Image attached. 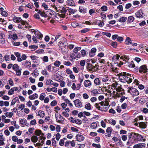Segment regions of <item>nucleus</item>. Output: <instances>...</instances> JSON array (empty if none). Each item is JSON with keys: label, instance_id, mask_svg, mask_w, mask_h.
Wrapping results in <instances>:
<instances>
[{"label": "nucleus", "instance_id": "8fccbe9b", "mask_svg": "<svg viewBox=\"0 0 148 148\" xmlns=\"http://www.w3.org/2000/svg\"><path fill=\"white\" fill-rule=\"evenodd\" d=\"M67 12V10L66 8L64 7H62L61 10V13L65 14Z\"/></svg>", "mask_w": 148, "mask_h": 148}, {"label": "nucleus", "instance_id": "338daca9", "mask_svg": "<svg viewBox=\"0 0 148 148\" xmlns=\"http://www.w3.org/2000/svg\"><path fill=\"white\" fill-rule=\"evenodd\" d=\"M85 63V61L84 60H82L80 62V64L82 66H84Z\"/></svg>", "mask_w": 148, "mask_h": 148}, {"label": "nucleus", "instance_id": "ea45409f", "mask_svg": "<svg viewBox=\"0 0 148 148\" xmlns=\"http://www.w3.org/2000/svg\"><path fill=\"white\" fill-rule=\"evenodd\" d=\"M20 122L21 124L25 125L27 124V121L26 120L21 119L20 121Z\"/></svg>", "mask_w": 148, "mask_h": 148}, {"label": "nucleus", "instance_id": "b1692460", "mask_svg": "<svg viewBox=\"0 0 148 148\" xmlns=\"http://www.w3.org/2000/svg\"><path fill=\"white\" fill-rule=\"evenodd\" d=\"M35 36H36V37L39 39H41L43 36L42 34H41V33L40 32H38L37 33H35Z\"/></svg>", "mask_w": 148, "mask_h": 148}, {"label": "nucleus", "instance_id": "2f4dec72", "mask_svg": "<svg viewBox=\"0 0 148 148\" xmlns=\"http://www.w3.org/2000/svg\"><path fill=\"white\" fill-rule=\"evenodd\" d=\"M5 115L7 117L11 118L12 117V116L13 115V113L12 112H7L5 113Z\"/></svg>", "mask_w": 148, "mask_h": 148}, {"label": "nucleus", "instance_id": "7ed1b4c3", "mask_svg": "<svg viewBox=\"0 0 148 148\" xmlns=\"http://www.w3.org/2000/svg\"><path fill=\"white\" fill-rule=\"evenodd\" d=\"M86 68L87 70L91 73L96 71L98 68L97 64L93 66L92 64L88 63H87Z\"/></svg>", "mask_w": 148, "mask_h": 148}, {"label": "nucleus", "instance_id": "72a5a7b5", "mask_svg": "<svg viewBox=\"0 0 148 148\" xmlns=\"http://www.w3.org/2000/svg\"><path fill=\"white\" fill-rule=\"evenodd\" d=\"M97 125L96 122H93L91 124L90 127L92 129H95L97 127Z\"/></svg>", "mask_w": 148, "mask_h": 148}, {"label": "nucleus", "instance_id": "774afa93", "mask_svg": "<svg viewBox=\"0 0 148 148\" xmlns=\"http://www.w3.org/2000/svg\"><path fill=\"white\" fill-rule=\"evenodd\" d=\"M117 43L116 42H113L111 43V45L114 48H116L117 46Z\"/></svg>", "mask_w": 148, "mask_h": 148}, {"label": "nucleus", "instance_id": "39448f33", "mask_svg": "<svg viewBox=\"0 0 148 148\" xmlns=\"http://www.w3.org/2000/svg\"><path fill=\"white\" fill-rule=\"evenodd\" d=\"M123 64V63L121 61H120L119 63L115 62L113 64H111L110 68L113 71L116 72L117 71V67H120Z\"/></svg>", "mask_w": 148, "mask_h": 148}, {"label": "nucleus", "instance_id": "c85d7f7f", "mask_svg": "<svg viewBox=\"0 0 148 148\" xmlns=\"http://www.w3.org/2000/svg\"><path fill=\"white\" fill-rule=\"evenodd\" d=\"M38 115L41 117L43 118L45 115V114L44 112L42 110H39L38 112Z\"/></svg>", "mask_w": 148, "mask_h": 148}, {"label": "nucleus", "instance_id": "423d86ee", "mask_svg": "<svg viewBox=\"0 0 148 148\" xmlns=\"http://www.w3.org/2000/svg\"><path fill=\"white\" fill-rule=\"evenodd\" d=\"M119 76V79L120 81L123 82V81L124 80H125V79L126 78V77L127 76H130L131 74L127 73L125 72L120 73L118 74Z\"/></svg>", "mask_w": 148, "mask_h": 148}, {"label": "nucleus", "instance_id": "58836bf2", "mask_svg": "<svg viewBox=\"0 0 148 148\" xmlns=\"http://www.w3.org/2000/svg\"><path fill=\"white\" fill-rule=\"evenodd\" d=\"M108 123L113 125H115L116 123L115 121L113 119L109 120Z\"/></svg>", "mask_w": 148, "mask_h": 148}, {"label": "nucleus", "instance_id": "a211bd4d", "mask_svg": "<svg viewBox=\"0 0 148 148\" xmlns=\"http://www.w3.org/2000/svg\"><path fill=\"white\" fill-rule=\"evenodd\" d=\"M14 54L17 58V60L18 62H20L22 61V60L21 58V54L18 52H15Z\"/></svg>", "mask_w": 148, "mask_h": 148}, {"label": "nucleus", "instance_id": "412c9836", "mask_svg": "<svg viewBox=\"0 0 148 148\" xmlns=\"http://www.w3.org/2000/svg\"><path fill=\"white\" fill-rule=\"evenodd\" d=\"M13 21L15 23H18L22 21L21 18L19 17L14 16L13 19Z\"/></svg>", "mask_w": 148, "mask_h": 148}, {"label": "nucleus", "instance_id": "0eeeda50", "mask_svg": "<svg viewBox=\"0 0 148 148\" xmlns=\"http://www.w3.org/2000/svg\"><path fill=\"white\" fill-rule=\"evenodd\" d=\"M127 92L130 93L132 96H136L139 95V92L135 88L130 87L129 88Z\"/></svg>", "mask_w": 148, "mask_h": 148}, {"label": "nucleus", "instance_id": "4c0bfd02", "mask_svg": "<svg viewBox=\"0 0 148 148\" xmlns=\"http://www.w3.org/2000/svg\"><path fill=\"white\" fill-rule=\"evenodd\" d=\"M85 108L88 110L91 109V106L89 103H88L86 104L85 106Z\"/></svg>", "mask_w": 148, "mask_h": 148}, {"label": "nucleus", "instance_id": "e2e57ef3", "mask_svg": "<svg viewBox=\"0 0 148 148\" xmlns=\"http://www.w3.org/2000/svg\"><path fill=\"white\" fill-rule=\"evenodd\" d=\"M101 9L102 11H106L107 10V7L106 6H103L101 7Z\"/></svg>", "mask_w": 148, "mask_h": 148}, {"label": "nucleus", "instance_id": "393cba45", "mask_svg": "<svg viewBox=\"0 0 148 148\" xmlns=\"http://www.w3.org/2000/svg\"><path fill=\"white\" fill-rule=\"evenodd\" d=\"M71 122L73 123H75L76 124L78 125H80L82 123V121L79 119H75L74 120H71Z\"/></svg>", "mask_w": 148, "mask_h": 148}, {"label": "nucleus", "instance_id": "bb28decb", "mask_svg": "<svg viewBox=\"0 0 148 148\" xmlns=\"http://www.w3.org/2000/svg\"><path fill=\"white\" fill-rule=\"evenodd\" d=\"M22 69L20 67L18 69H17L15 71H16V74L17 76H20L21 74Z\"/></svg>", "mask_w": 148, "mask_h": 148}, {"label": "nucleus", "instance_id": "6ab92c4d", "mask_svg": "<svg viewBox=\"0 0 148 148\" xmlns=\"http://www.w3.org/2000/svg\"><path fill=\"white\" fill-rule=\"evenodd\" d=\"M38 97V95L37 93H34L32 95H29V98L31 100H33L37 98Z\"/></svg>", "mask_w": 148, "mask_h": 148}, {"label": "nucleus", "instance_id": "4d7b16f0", "mask_svg": "<svg viewBox=\"0 0 148 148\" xmlns=\"http://www.w3.org/2000/svg\"><path fill=\"white\" fill-rule=\"evenodd\" d=\"M14 93V90L12 89V88H11V89L8 91V94L9 95H13Z\"/></svg>", "mask_w": 148, "mask_h": 148}, {"label": "nucleus", "instance_id": "69168bd1", "mask_svg": "<svg viewBox=\"0 0 148 148\" xmlns=\"http://www.w3.org/2000/svg\"><path fill=\"white\" fill-rule=\"evenodd\" d=\"M99 103H96L95 105V107H96V108H97L98 110H100V107L99 106Z\"/></svg>", "mask_w": 148, "mask_h": 148}, {"label": "nucleus", "instance_id": "49530a36", "mask_svg": "<svg viewBox=\"0 0 148 148\" xmlns=\"http://www.w3.org/2000/svg\"><path fill=\"white\" fill-rule=\"evenodd\" d=\"M116 90L118 92H120L121 91H124V90L123 89H122V88L120 86H119L116 89Z\"/></svg>", "mask_w": 148, "mask_h": 148}, {"label": "nucleus", "instance_id": "680f3d73", "mask_svg": "<svg viewBox=\"0 0 148 148\" xmlns=\"http://www.w3.org/2000/svg\"><path fill=\"white\" fill-rule=\"evenodd\" d=\"M29 47L30 49H35L38 48V46L36 45H33L29 46Z\"/></svg>", "mask_w": 148, "mask_h": 148}, {"label": "nucleus", "instance_id": "13d9d810", "mask_svg": "<svg viewBox=\"0 0 148 148\" xmlns=\"http://www.w3.org/2000/svg\"><path fill=\"white\" fill-rule=\"evenodd\" d=\"M92 92L95 94V96H96L97 94H99V93L97 89H94L92 91Z\"/></svg>", "mask_w": 148, "mask_h": 148}, {"label": "nucleus", "instance_id": "cd10ccee", "mask_svg": "<svg viewBox=\"0 0 148 148\" xmlns=\"http://www.w3.org/2000/svg\"><path fill=\"white\" fill-rule=\"evenodd\" d=\"M38 138L37 136L33 135L31 137V140L33 143H36L37 142Z\"/></svg>", "mask_w": 148, "mask_h": 148}, {"label": "nucleus", "instance_id": "c9c22d12", "mask_svg": "<svg viewBox=\"0 0 148 148\" xmlns=\"http://www.w3.org/2000/svg\"><path fill=\"white\" fill-rule=\"evenodd\" d=\"M45 96V94L42 93L40 94L39 99L40 100L42 101L44 99Z\"/></svg>", "mask_w": 148, "mask_h": 148}, {"label": "nucleus", "instance_id": "4468645a", "mask_svg": "<svg viewBox=\"0 0 148 148\" xmlns=\"http://www.w3.org/2000/svg\"><path fill=\"white\" fill-rule=\"evenodd\" d=\"M147 122H139V127L142 129H145L147 127Z\"/></svg>", "mask_w": 148, "mask_h": 148}, {"label": "nucleus", "instance_id": "5701e85b", "mask_svg": "<svg viewBox=\"0 0 148 148\" xmlns=\"http://www.w3.org/2000/svg\"><path fill=\"white\" fill-rule=\"evenodd\" d=\"M5 39L3 38V34L2 33H0V43L3 44L5 42Z\"/></svg>", "mask_w": 148, "mask_h": 148}, {"label": "nucleus", "instance_id": "09e8293b", "mask_svg": "<svg viewBox=\"0 0 148 148\" xmlns=\"http://www.w3.org/2000/svg\"><path fill=\"white\" fill-rule=\"evenodd\" d=\"M143 113L147 114L148 112V109L147 108H143V110H141Z\"/></svg>", "mask_w": 148, "mask_h": 148}, {"label": "nucleus", "instance_id": "ddd939ff", "mask_svg": "<svg viewBox=\"0 0 148 148\" xmlns=\"http://www.w3.org/2000/svg\"><path fill=\"white\" fill-rule=\"evenodd\" d=\"M126 77V78L125 79V80L123 81V82L125 83L127 82V83H130L132 81V79L131 78V75L130 76H127Z\"/></svg>", "mask_w": 148, "mask_h": 148}, {"label": "nucleus", "instance_id": "4be33fe9", "mask_svg": "<svg viewBox=\"0 0 148 148\" xmlns=\"http://www.w3.org/2000/svg\"><path fill=\"white\" fill-rule=\"evenodd\" d=\"M84 84V86L86 87L89 86L91 85L90 81L88 80H86L85 81Z\"/></svg>", "mask_w": 148, "mask_h": 148}, {"label": "nucleus", "instance_id": "f8f14e48", "mask_svg": "<svg viewBox=\"0 0 148 148\" xmlns=\"http://www.w3.org/2000/svg\"><path fill=\"white\" fill-rule=\"evenodd\" d=\"M76 138L78 141H81L84 140V138L82 135L78 134L76 135Z\"/></svg>", "mask_w": 148, "mask_h": 148}, {"label": "nucleus", "instance_id": "a878e982", "mask_svg": "<svg viewBox=\"0 0 148 148\" xmlns=\"http://www.w3.org/2000/svg\"><path fill=\"white\" fill-rule=\"evenodd\" d=\"M67 3L70 6H75V3L74 1L72 0H68L67 1Z\"/></svg>", "mask_w": 148, "mask_h": 148}, {"label": "nucleus", "instance_id": "9b49d317", "mask_svg": "<svg viewBox=\"0 0 148 148\" xmlns=\"http://www.w3.org/2000/svg\"><path fill=\"white\" fill-rule=\"evenodd\" d=\"M138 134H136L135 133L132 132L130 134L129 136V138H131L132 137H133L132 138V139H134V140H136V139L138 138Z\"/></svg>", "mask_w": 148, "mask_h": 148}, {"label": "nucleus", "instance_id": "f704fd0d", "mask_svg": "<svg viewBox=\"0 0 148 148\" xmlns=\"http://www.w3.org/2000/svg\"><path fill=\"white\" fill-rule=\"evenodd\" d=\"M41 133V131L40 130H37L35 131L34 134L35 135L38 136H40Z\"/></svg>", "mask_w": 148, "mask_h": 148}, {"label": "nucleus", "instance_id": "aec40b11", "mask_svg": "<svg viewBox=\"0 0 148 148\" xmlns=\"http://www.w3.org/2000/svg\"><path fill=\"white\" fill-rule=\"evenodd\" d=\"M86 8H84L82 6H79V11L83 14H85L86 12Z\"/></svg>", "mask_w": 148, "mask_h": 148}, {"label": "nucleus", "instance_id": "a19ab883", "mask_svg": "<svg viewBox=\"0 0 148 148\" xmlns=\"http://www.w3.org/2000/svg\"><path fill=\"white\" fill-rule=\"evenodd\" d=\"M134 20V17L132 16H129L128 18L127 21L130 23H131Z\"/></svg>", "mask_w": 148, "mask_h": 148}, {"label": "nucleus", "instance_id": "6e6552de", "mask_svg": "<svg viewBox=\"0 0 148 148\" xmlns=\"http://www.w3.org/2000/svg\"><path fill=\"white\" fill-rule=\"evenodd\" d=\"M81 49V48L79 47H75L73 51L75 52V54H74L73 55L75 56V57H74V56H72L71 57L73 59H75L76 58H79L80 57V54L76 56V55H77L78 53L77 52L78 51L80 50Z\"/></svg>", "mask_w": 148, "mask_h": 148}, {"label": "nucleus", "instance_id": "7c9ffc66", "mask_svg": "<svg viewBox=\"0 0 148 148\" xmlns=\"http://www.w3.org/2000/svg\"><path fill=\"white\" fill-rule=\"evenodd\" d=\"M125 43L127 45H129L132 43V40L129 37H127L125 41Z\"/></svg>", "mask_w": 148, "mask_h": 148}, {"label": "nucleus", "instance_id": "e433bc0d", "mask_svg": "<svg viewBox=\"0 0 148 148\" xmlns=\"http://www.w3.org/2000/svg\"><path fill=\"white\" fill-rule=\"evenodd\" d=\"M20 67L17 64H14L12 66V69L13 70L15 71L17 69H18Z\"/></svg>", "mask_w": 148, "mask_h": 148}, {"label": "nucleus", "instance_id": "c756f323", "mask_svg": "<svg viewBox=\"0 0 148 148\" xmlns=\"http://www.w3.org/2000/svg\"><path fill=\"white\" fill-rule=\"evenodd\" d=\"M127 19V18L125 17H122L120 18L119 20V21L120 22H125Z\"/></svg>", "mask_w": 148, "mask_h": 148}, {"label": "nucleus", "instance_id": "a18cd8bd", "mask_svg": "<svg viewBox=\"0 0 148 148\" xmlns=\"http://www.w3.org/2000/svg\"><path fill=\"white\" fill-rule=\"evenodd\" d=\"M133 143V141L132 140L131 138H130L128 139V141L127 143L126 144L127 145H129L131 143Z\"/></svg>", "mask_w": 148, "mask_h": 148}, {"label": "nucleus", "instance_id": "20e7f679", "mask_svg": "<svg viewBox=\"0 0 148 148\" xmlns=\"http://www.w3.org/2000/svg\"><path fill=\"white\" fill-rule=\"evenodd\" d=\"M147 67L146 65H143L139 67V73L144 75L143 76L146 77V75H147Z\"/></svg>", "mask_w": 148, "mask_h": 148}, {"label": "nucleus", "instance_id": "f257e3e1", "mask_svg": "<svg viewBox=\"0 0 148 148\" xmlns=\"http://www.w3.org/2000/svg\"><path fill=\"white\" fill-rule=\"evenodd\" d=\"M67 40L65 38L62 37L60 39L58 45L61 49L63 53H66L68 51Z\"/></svg>", "mask_w": 148, "mask_h": 148}, {"label": "nucleus", "instance_id": "0e129e2a", "mask_svg": "<svg viewBox=\"0 0 148 148\" xmlns=\"http://www.w3.org/2000/svg\"><path fill=\"white\" fill-rule=\"evenodd\" d=\"M26 64H27L26 67H30L31 66V62L29 61H26L25 62Z\"/></svg>", "mask_w": 148, "mask_h": 148}, {"label": "nucleus", "instance_id": "f03ea898", "mask_svg": "<svg viewBox=\"0 0 148 148\" xmlns=\"http://www.w3.org/2000/svg\"><path fill=\"white\" fill-rule=\"evenodd\" d=\"M125 59H123L124 61H125V62L123 63L124 64V66L126 69H128L130 68H134L135 67V65L134 64L133 61H132L130 63L128 62V60H129V58L127 57H125Z\"/></svg>", "mask_w": 148, "mask_h": 148}, {"label": "nucleus", "instance_id": "79ce46f5", "mask_svg": "<svg viewBox=\"0 0 148 148\" xmlns=\"http://www.w3.org/2000/svg\"><path fill=\"white\" fill-rule=\"evenodd\" d=\"M60 64V62L58 60L56 61L54 63V65L56 66L59 67Z\"/></svg>", "mask_w": 148, "mask_h": 148}, {"label": "nucleus", "instance_id": "c03bdc74", "mask_svg": "<svg viewBox=\"0 0 148 148\" xmlns=\"http://www.w3.org/2000/svg\"><path fill=\"white\" fill-rule=\"evenodd\" d=\"M53 82V81L52 80L48 79L47 81L46 84L47 85H52Z\"/></svg>", "mask_w": 148, "mask_h": 148}, {"label": "nucleus", "instance_id": "de8ad7c7", "mask_svg": "<svg viewBox=\"0 0 148 148\" xmlns=\"http://www.w3.org/2000/svg\"><path fill=\"white\" fill-rule=\"evenodd\" d=\"M8 82L9 84L11 86H12L14 85V82L12 79L10 78L8 80Z\"/></svg>", "mask_w": 148, "mask_h": 148}, {"label": "nucleus", "instance_id": "473e14b6", "mask_svg": "<svg viewBox=\"0 0 148 148\" xmlns=\"http://www.w3.org/2000/svg\"><path fill=\"white\" fill-rule=\"evenodd\" d=\"M95 84L97 85H99L100 84V81L98 78H96L94 81Z\"/></svg>", "mask_w": 148, "mask_h": 148}, {"label": "nucleus", "instance_id": "f3484780", "mask_svg": "<svg viewBox=\"0 0 148 148\" xmlns=\"http://www.w3.org/2000/svg\"><path fill=\"white\" fill-rule=\"evenodd\" d=\"M119 57L120 56L118 54L114 56L112 58V61L114 62V63L118 62L117 61H118Z\"/></svg>", "mask_w": 148, "mask_h": 148}, {"label": "nucleus", "instance_id": "bf43d9fd", "mask_svg": "<svg viewBox=\"0 0 148 148\" xmlns=\"http://www.w3.org/2000/svg\"><path fill=\"white\" fill-rule=\"evenodd\" d=\"M112 139L113 140H114L115 142L119 141H121V138H120L119 139L118 138H117L115 137H114L112 138Z\"/></svg>", "mask_w": 148, "mask_h": 148}, {"label": "nucleus", "instance_id": "3c124183", "mask_svg": "<svg viewBox=\"0 0 148 148\" xmlns=\"http://www.w3.org/2000/svg\"><path fill=\"white\" fill-rule=\"evenodd\" d=\"M90 2L92 3L97 4L99 3V0H91Z\"/></svg>", "mask_w": 148, "mask_h": 148}, {"label": "nucleus", "instance_id": "2eb2a0df", "mask_svg": "<svg viewBox=\"0 0 148 148\" xmlns=\"http://www.w3.org/2000/svg\"><path fill=\"white\" fill-rule=\"evenodd\" d=\"M112 130V128L111 127H108L106 130V132L108 134L107 135H105V136L108 137H110Z\"/></svg>", "mask_w": 148, "mask_h": 148}, {"label": "nucleus", "instance_id": "603ef678", "mask_svg": "<svg viewBox=\"0 0 148 148\" xmlns=\"http://www.w3.org/2000/svg\"><path fill=\"white\" fill-rule=\"evenodd\" d=\"M92 145L96 148H100L101 147V145L99 144H97L95 143H93L92 144Z\"/></svg>", "mask_w": 148, "mask_h": 148}, {"label": "nucleus", "instance_id": "864d4df0", "mask_svg": "<svg viewBox=\"0 0 148 148\" xmlns=\"http://www.w3.org/2000/svg\"><path fill=\"white\" fill-rule=\"evenodd\" d=\"M12 139L13 141L16 142L18 138L16 136H12Z\"/></svg>", "mask_w": 148, "mask_h": 148}, {"label": "nucleus", "instance_id": "37998d69", "mask_svg": "<svg viewBox=\"0 0 148 148\" xmlns=\"http://www.w3.org/2000/svg\"><path fill=\"white\" fill-rule=\"evenodd\" d=\"M145 138L139 134V141L145 142Z\"/></svg>", "mask_w": 148, "mask_h": 148}, {"label": "nucleus", "instance_id": "9d476101", "mask_svg": "<svg viewBox=\"0 0 148 148\" xmlns=\"http://www.w3.org/2000/svg\"><path fill=\"white\" fill-rule=\"evenodd\" d=\"M74 103L76 107L81 108L82 107V103L80 100L78 99L75 100L74 101Z\"/></svg>", "mask_w": 148, "mask_h": 148}, {"label": "nucleus", "instance_id": "052dcab7", "mask_svg": "<svg viewBox=\"0 0 148 148\" xmlns=\"http://www.w3.org/2000/svg\"><path fill=\"white\" fill-rule=\"evenodd\" d=\"M41 73L43 75H48V72L46 69H44L42 71Z\"/></svg>", "mask_w": 148, "mask_h": 148}, {"label": "nucleus", "instance_id": "1a4fd4ad", "mask_svg": "<svg viewBox=\"0 0 148 148\" xmlns=\"http://www.w3.org/2000/svg\"><path fill=\"white\" fill-rule=\"evenodd\" d=\"M57 122L58 123H62L64 121L65 119L60 114L59 115V119L58 118V114H55Z\"/></svg>", "mask_w": 148, "mask_h": 148}, {"label": "nucleus", "instance_id": "dca6fc26", "mask_svg": "<svg viewBox=\"0 0 148 148\" xmlns=\"http://www.w3.org/2000/svg\"><path fill=\"white\" fill-rule=\"evenodd\" d=\"M96 51L97 50L96 48H92L90 51L89 52L90 56L92 57L94 56L95 55Z\"/></svg>", "mask_w": 148, "mask_h": 148}, {"label": "nucleus", "instance_id": "6e6d98bb", "mask_svg": "<svg viewBox=\"0 0 148 148\" xmlns=\"http://www.w3.org/2000/svg\"><path fill=\"white\" fill-rule=\"evenodd\" d=\"M95 10L91 9L89 10V13L90 15H91L92 14L95 12Z\"/></svg>", "mask_w": 148, "mask_h": 148}, {"label": "nucleus", "instance_id": "5fc2aeb1", "mask_svg": "<svg viewBox=\"0 0 148 148\" xmlns=\"http://www.w3.org/2000/svg\"><path fill=\"white\" fill-rule=\"evenodd\" d=\"M32 60L33 61H36L37 58H38V57L36 56H31L30 57Z\"/></svg>", "mask_w": 148, "mask_h": 148}]
</instances>
